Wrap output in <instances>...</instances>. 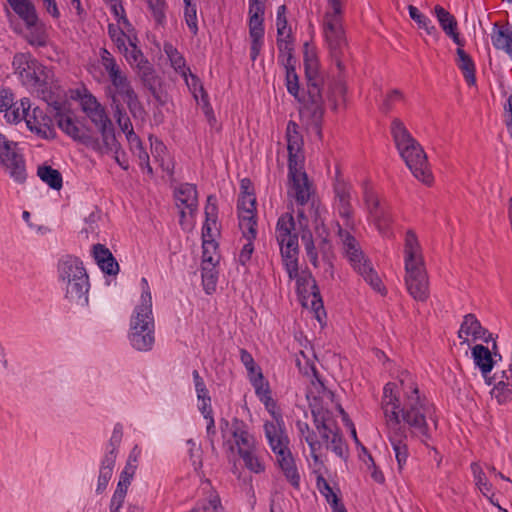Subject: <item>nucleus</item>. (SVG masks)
Returning a JSON list of instances; mask_svg holds the SVG:
<instances>
[{"instance_id": "nucleus-1", "label": "nucleus", "mask_w": 512, "mask_h": 512, "mask_svg": "<svg viewBox=\"0 0 512 512\" xmlns=\"http://www.w3.org/2000/svg\"><path fill=\"white\" fill-rule=\"evenodd\" d=\"M399 382L401 398L396 393V383L388 382L383 387L381 408L386 425L403 422L408 426L412 437L419 438L427 448L432 449L435 455L439 456L437 449L428 444L432 438L428 420H431L435 427L438 422L434 405L420 393L415 377L408 371L401 372Z\"/></svg>"}, {"instance_id": "nucleus-2", "label": "nucleus", "mask_w": 512, "mask_h": 512, "mask_svg": "<svg viewBox=\"0 0 512 512\" xmlns=\"http://www.w3.org/2000/svg\"><path fill=\"white\" fill-rule=\"evenodd\" d=\"M304 71L307 90L300 95L299 79L296 70L285 71L287 91L300 103L299 114L305 122L311 135L322 140V123L325 113L322 95L323 76L320 72L319 61L314 49H308L305 44Z\"/></svg>"}, {"instance_id": "nucleus-3", "label": "nucleus", "mask_w": 512, "mask_h": 512, "mask_svg": "<svg viewBox=\"0 0 512 512\" xmlns=\"http://www.w3.org/2000/svg\"><path fill=\"white\" fill-rule=\"evenodd\" d=\"M285 138L288 151V179L290 194L297 205L308 203L312 195V184L305 171L304 139L299 125L289 120L287 122Z\"/></svg>"}, {"instance_id": "nucleus-4", "label": "nucleus", "mask_w": 512, "mask_h": 512, "mask_svg": "<svg viewBox=\"0 0 512 512\" xmlns=\"http://www.w3.org/2000/svg\"><path fill=\"white\" fill-rule=\"evenodd\" d=\"M390 132L399 155L413 176L427 186H431L434 177L429 168L427 155L420 143L412 136L404 122L394 118Z\"/></svg>"}, {"instance_id": "nucleus-5", "label": "nucleus", "mask_w": 512, "mask_h": 512, "mask_svg": "<svg viewBox=\"0 0 512 512\" xmlns=\"http://www.w3.org/2000/svg\"><path fill=\"white\" fill-rule=\"evenodd\" d=\"M141 296L129 323L128 340L133 349L148 352L155 344V321L152 310V295L148 280L141 278Z\"/></svg>"}, {"instance_id": "nucleus-6", "label": "nucleus", "mask_w": 512, "mask_h": 512, "mask_svg": "<svg viewBox=\"0 0 512 512\" xmlns=\"http://www.w3.org/2000/svg\"><path fill=\"white\" fill-rule=\"evenodd\" d=\"M405 285L409 295L417 302L425 303L430 296L429 278L416 234L406 233L404 247Z\"/></svg>"}, {"instance_id": "nucleus-7", "label": "nucleus", "mask_w": 512, "mask_h": 512, "mask_svg": "<svg viewBox=\"0 0 512 512\" xmlns=\"http://www.w3.org/2000/svg\"><path fill=\"white\" fill-rule=\"evenodd\" d=\"M12 67L20 82L27 89L37 93L46 102L53 99V77L50 68L41 64L30 53H16Z\"/></svg>"}, {"instance_id": "nucleus-8", "label": "nucleus", "mask_w": 512, "mask_h": 512, "mask_svg": "<svg viewBox=\"0 0 512 512\" xmlns=\"http://www.w3.org/2000/svg\"><path fill=\"white\" fill-rule=\"evenodd\" d=\"M57 275L67 300L81 306L88 304L89 277L78 257L62 256L57 263Z\"/></svg>"}, {"instance_id": "nucleus-9", "label": "nucleus", "mask_w": 512, "mask_h": 512, "mask_svg": "<svg viewBox=\"0 0 512 512\" xmlns=\"http://www.w3.org/2000/svg\"><path fill=\"white\" fill-rule=\"evenodd\" d=\"M264 433L269 447L276 456V462L286 481L296 490L300 489L301 475L296 459L289 448L285 426L264 424Z\"/></svg>"}, {"instance_id": "nucleus-10", "label": "nucleus", "mask_w": 512, "mask_h": 512, "mask_svg": "<svg viewBox=\"0 0 512 512\" xmlns=\"http://www.w3.org/2000/svg\"><path fill=\"white\" fill-rule=\"evenodd\" d=\"M329 10L324 15V36L332 62L339 72L345 71L347 42L342 26L343 0H327Z\"/></svg>"}, {"instance_id": "nucleus-11", "label": "nucleus", "mask_w": 512, "mask_h": 512, "mask_svg": "<svg viewBox=\"0 0 512 512\" xmlns=\"http://www.w3.org/2000/svg\"><path fill=\"white\" fill-rule=\"evenodd\" d=\"M79 101L82 111L101 134L104 151L106 153L116 154L115 159L117 163L123 169H127L128 166L123 165L117 156L121 146L116 139L113 123L109 118L105 107L87 89L84 90L83 94L79 95Z\"/></svg>"}, {"instance_id": "nucleus-12", "label": "nucleus", "mask_w": 512, "mask_h": 512, "mask_svg": "<svg viewBox=\"0 0 512 512\" xmlns=\"http://www.w3.org/2000/svg\"><path fill=\"white\" fill-rule=\"evenodd\" d=\"M276 240L284 267L290 278L298 274V234L295 229V220L291 213L282 214L276 223Z\"/></svg>"}, {"instance_id": "nucleus-13", "label": "nucleus", "mask_w": 512, "mask_h": 512, "mask_svg": "<svg viewBox=\"0 0 512 512\" xmlns=\"http://www.w3.org/2000/svg\"><path fill=\"white\" fill-rule=\"evenodd\" d=\"M311 412L315 427L326 449L331 450L340 458H345L348 451L347 445L343 440L340 429L332 418V413L321 406H313Z\"/></svg>"}, {"instance_id": "nucleus-14", "label": "nucleus", "mask_w": 512, "mask_h": 512, "mask_svg": "<svg viewBox=\"0 0 512 512\" xmlns=\"http://www.w3.org/2000/svg\"><path fill=\"white\" fill-rule=\"evenodd\" d=\"M220 431L223 439V446L227 451L241 454L254 448L255 437L250 433L248 425L241 419L234 417L231 421L222 418L220 420Z\"/></svg>"}, {"instance_id": "nucleus-15", "label": "nucleus", "mask_w": 512, "mask_h": 512, "mask_svg": "<svg viewBox=\"0 0 512 512\" xmlns=\"http://www.w3.org/2000/svg\"><path fill=\"white\" fill-rule=\"evenodd\" d=\"M0 167L17 184L27 180L26 160L18 143L0 133Z\"/></svg>"}, {"instance_id": "nucleus-16", "label": "nucleus", "mask_w": 512, "mask_h": 512, "mask_svg": "<svg viewBox=\"0 0 512 512\" xmlns=\"http://www.w3.org/2000/svg\"><path fill=\"white\" fill-rule=\"evenodd\" d=\"M110 85L106 88V95L111 100V104L126 103L129 112L135 120L143 121L146 111L139 101L128 74L125 72L119 77L109 81Z\"/></svg>"}, {"instance_id": "nucleus-17", "label": "nucleus", "mask_w": 512, "mask_h": 512, "mask_svg": "<svg viewBox=\"0 0 512 512\" xmlns=\"http://www.w3.org/2000/svg\"><path fill=\"white\" fill-rule=\"evenodd\" d=\"M123 439V425L116 423L113 427L112 435L106 445L105 453L100 461L99 474L95 492L102 494L112 478L119 447Z\"/></svg>"}, {"instance_id": "nucleus-18", "label": "nucleus", "mask_w": 512, "mask_h": 512, "mask_svg": "<svg viewBox=\"0 0 512 512\" xmlns=\"http://www.w3.org/2000/svg\"><path fill=\"white\" fill-rule=\"evenodd\" d=\"M265 0H249L250 58L255 61L264 44Z\"/></svg>"}, {"instance_id": "nucleus-19", "label": "nucleus", "mask_w": 512, "mask_h": 512, "mask_svg": "<svg viewBox=\"0 0 512 512\" xmlns=\"http://www.w3.org/2000/svg\"><path fill=\"white\" fill-rule=\"evenodd\" d=\"M355 272L376 292L385 295L387 290L374 269L371 260L360 249L357 252H350L344 255Z\"/></svg>"}, {"instance_id": "nucleus-20", "label": "nucleus", "mask_w": 512, "mask_h": 512, "mask_svg": "<svg viewBox=\"0 0 512 512\" xmlns=\"http://www.w3.org/2000/svg\"><path fill=\"white\" fill-rule=\"evenodd\" d=\"M402 423L386 425L388 429L387 437L394 452L399 472H402L407 464L410 455L408 439L413 438L408 426ZM415 438L418 439L417 437Z\"/></svg>"}, {"instance_id": "nucleus-21", "label": "nucleus", "mask_w": 512, "mask_h": 512, "mask_svg": "<svg viewBox=\"0 0 512 512\" xmlns=\"http://www.w3.org/2000/svg\"><path fill=\"white\" fill-rule=\"evenodd\" d=\"M471 354L474 364L477 368H479L481 375L485 380V383L488 386L493 385V387H495V383L501 379V371L495 372L493 376H490V373L493 370L495 364L497 363V358L501 360L502 356L497 353H494V355H492L489 348L482 344L475 345L472 348Z\"/></svg>"}, {"instance_id": "nucleus-22", "label": "nucleus", "mask_w": 512, "mask_h": 512, "mask_svg": "<svg viewBox=\"0 0 512 512\" xmlns=\"http://www.w3.org/2000/svg\"><path fill=\"white\" fill-rule=\"evenodd\" d=\"M364 201L367 206L369 216L375 224L377 230L383 236L390 234V225L392 223V215L388 206L382 204L374 192L365 190Z\"/></svg>"}, {"instance_id": "nucleus-23", "label": "nucleus", "mask_w": 512, "mask_h": 512, "mask_svg": "<svg viewBox=\"0 0 512 512\" xmlns=\"http://www.w3.org/2000/svg\"><path fill=\"white\" fill-rule=\"evenodd\" d=\"M251 384L255 389L256 396L274 419V421H267L264 424H279L280 427L285 426L283 417L277 409V403L272 397L269 383L265 381L261 370H258L255 377H251Z\"/></svg>"}, {"instance_id": "nucleus-24", "label": "nucleus", "mask_w": 512, "mask_h": 512, "mask_svg": "<svg viewBox=\"0 0 512 512\" xmlns=\"http://www.w3.org/2000/svg\"><path fill=\"white\" fill-rule=\"evenodd\" d=\"M334 209L343 220V226L355 229V220L351 204V186L344 181H336L334 185Z\"/></svg>"}, {"instance_id": "nucleus-25", "label": "nucleus", "mask_w": 512, "mask_h": 512, "mask_svg": "<svg viewBox=\"0 0 512 512\" xmlns=\"http://www.w3.org/2000/svg\"><path fill=\"white\" fill-rule=\"evenodd\" d=\"M26 126L41 139H52L55 136L53 119L40 107L30 109L26 115Z\"/></svg>"}, {"instance_id": "nucleus-26", "label": "nucleus", "mask_w": 512, "mask_h": 512, "mask_svg": "<svg viewBox=\"0 0 512 512\" xmlns=\"http://www.w3.org/2000/svg\"><path fill=\"white\" fill-rule=\"evenodd\" d=\"M469 336L474 340H482L486 343L492 338V335L481 325L480 321L472 313L464 316L458 331V338L463 339V343L468 341Z\"/></svg>"}, {"instance_id": "nucleus-27", "label": "nucleus", "mask_w": 512, "mask_h": 512, "mask_svg": "<svg viewBox=\"0 0 512 512\" xmlns=\"http://www.w3.org/2000/svg\"><path fill=\"white\" fill-rule=\"evenodd\" d=\"M93 258L100 270L111 276L119 273V264L111 251L103 244L97 243L92 247Z\"/></svg>"}, {"instance_id": "nucleus-28", "label": "nucleus", "mask_w": 512, "mask_h": 512, "mask_svg": "<svg viewBox=\"0 0 512 512\" xmlns=\"http://www.w3.org/2000/svg\"><path fill=\"white\" fill-rule=\"evenodd\" d=\"M239 227L258 226L256 196H239L237 202Z\"/></svg>"}, {"instance_id": "nucleus-29", "label": "nucleus", "mask_w": 512, "mask_h": 512, "mask_svg": "<svg viewBox=\"0 0 512 512\" xmlns=\"http://www.w3.org/2000/svg\"><path fill=\"white\" fill-rule=\"evenodd\" d=\"M205 222L202 227V239L215 238L219 234L217 227L218 206L215 195H209L204 209Z\"/></svg>"}, {"instance_id": "nucleus-30", "label": "nucleus", "mask_w": 512, "mask_h": 512, "mask_svg": "<svg viewBox=\"0 0 512 512\" xmlns=\"http://www.w3.org/2000/svg\"><path fill=\"white\" fill-rule=\"evenodd\" d=\"M491 42L495 49L505 52L512 60V24H493Z\"/></svg>"}, {"instance_id": "nucleus-31", "label": "nucleus", "mask_w": 512, "mask_h": 512, "mask_svg": "<svg viewBox=\"0 0 512 512\" xmlns=\"http://www.w3.org/2000/svg\"><path fill=\"white\" fill-rule=\"evenodd\" d=\"M177 206H183L193 215L198 208V191L195 184L182 183L174 191Z\"/></svg>"}, {"instance_id": "nucleus-32", "label": "nucleus", "mask_w": 512, "mask_h": 512, "mask_svg": "<svg viewBox=\"0 0 512 512\" xmlns=\"http://www.w3.org/2000/svg\"><path fill=\"white\" fill-rule=\"evenodd\" d=\"M240 230L242 234L241 239L245 240V243L239 252L238 262L242 266H247L255 250L254 242L257 238L258 230L257 226L252 225L240 227Z\"/></svg>"}, {"instance_id": "nucleus-33", "label": "nucleus", "mask_w": 512, "mask_h": 512, "mask_svg": "<svg viewBox=\"0 0 512 512\" xmlns=\"http://www.w3.org/2000/svg\"><path fill=\"white\" fill-rule=\"evenodd\" d=\"M111 106L113 108L114 118L121 131L125 134L129 144L133 145L134 142H139V137L134 132L132 122L127 115L124 106L121 103L111 104Z\"/></svg>"}, {"instance_id": "nucleus-34", "label": "nucleus", "mask_w": 512, "mask_h": 512, "mask_svg": "<svg viewBox=\"0 0 512 512\" xmlns=\"http://www.w3.org/2000/svg\"><path fill=\"white\" fill-rule=\"evenodd\" d=\"M7 2L26 26H33L39 21L35 6L30 0H7Z\"/></svg>"}, {"instance_id": "nucleus-35", "label": "nucleus", "mask_w": 512, "mask_h": 512, "mask_svg": "<svg viewBox=\"0 0 512 512\" xmlns=\"http://www.w3.org/2000/svg\"><path fill=\"white\" fill-rule=\"evenodd\" d=\"M107 30L109 38L115 44L119 52H126L129 37L131 35H137L132 24L131 27L124 28V26L120 27L119 24L109 23Z\"/></svg>"}, {"instance_id": "nucleus-36", "label": "nucleus", "mask_w": 512, "mask_h": 512, "mask_svg": "<svg viewBox=\"0 0 512 512\" xmlns=\"http://www.w3.org/2000/svg\"><path fill=\"white\" fill-rule=\"evenodd\" d=\"M456 64L461 70L466 83L469 86L476 84V66L472 57L463 48H457Z\"/></svg>"}, {"instance_id": "nucleus-37", "label": "nucleus", "mask_w": 512, "mask_h": 512, "mask_svg": "<svg viewBox=\"0 0 512 512\" xmlns=\"http://www.w3.org/2000/svg\"><path fill=\"white\" fill-rule=\"evenodd\" d=\"M99 61L109 81L126 72L114 55L105 47L99 49Z\"/></svg>"}, {"instance_id": "nucleus-38", "label": "nucleus", "mask_w": 512, "mask_h": 512, "mask_svg": "<svg viewBox=\"0 0 512 512\" xmlns=\"http://www.w3.org/2000/svg\"><path fill=\"white\" fill-rule=\"evenodd\" d=\"M31 109V102L29 98H22L19 102L13 100L10 107L7 110H3L4 117L8 123L17 124L22 120L25 121L26 115Z\"/></svg>"}, {"instance_id": "nucleus-39", "label": "nucleus", "mask_w": 512, "mask_h": 512, "mask_svg": "<svg viewBox=\"0 0 512 512\" xmlns=\"http://www.w3.org/2000/svg\"><path fill=\"white\" fill-rule=\"evenodd\" d=\"M138 43L139 39L137 35H131L129 37V43L126 46V52H120L132 68H136L148 62Z\"/></svg>"}, {"instance_id": "nucleus-40", "label": "nucleus", "mask_w": 512, "mask_h": 512, "mask_svg": "<svg viewBox=\"0 0 512 512\" xmlns=\"http://www.w3.org/2000/svg\"><path fill=\"white\" fill-rule=\"evenodd\" d=\"M218 263L214 264H201V277L202 285L206 294L211 295L216 291L218 282L219 271L217 269Z\"/></svg>"}, {"instance_id": "nucleus-41", "label": "nucleus", "mask_w": 512, "mask_h": 512, "mask_svg": "<svg viewBox=\"0 0 512 512\" xmlns=\"http://www.w3.org/2000/svg\"><path fill=\"white\" fill-rule=\"evenodd\" d=\"M38 177L53 190H60L63 186L61 173L48 165H41L37 169Z\"/></svg>"}, {"instance_id": "nucleus-42", "label": "nucleus", "mask_w": 512, "mask_h": 512, "mask_svg": "<svg viewBox=\"0 0 512 512\" xmlns=\"http://www.w3.org/2000/svg\"><path fill=\"white\" fill-rule=\"evenodd\" d=\"M143 84L153 96L156 97V82L157 76L153 66L148 61L145 64H142L136 68H134Z\"/></svg>"}, {"instance_id": "nucleus-43", "label": "nucleus", "mask_w": 512, "mask_h": 512, "mask_svg": "<svg viewBox=\"0 0 512 512\" xmlns=\"http://www.w3.org/2000/svg\"><path fill=\"white\" fill-rule=\"evenodd\" d=\"M351 230L352 229L346 228L345 226L343 227V225L337 223V235L341 241L344 255L351 251L357 252L362 249L358 240L351 233Z\"/></svg>"}, {"instance_id": "nucleus-44", "label": "nucleus", "mask_w": 512, "mask_h": 512, "mask_svg": "<svg viewBox=\"0 0 512 512\" xmlns=\"http://www.w3.org/2000/svg\"><path fill=\"white\" fill-rule=\"evenodd\" d=\"M257 447L251 448L247 451H242L239 454L243 460L245 467L255 474L263 473L266 469L264 461L257 455Z\"/></svg>"}, {"instance_id": "nucleus-45", "label": "nucleus", "mask_w": 512, "mask_h": 512, "mask_svg": "<svg viewBox=\"0 0 512 512\" xmlns=\"http://www.w3.org/2000/svg\"><path fill=\"white\" fill-rule=\"evenodd\" d=\"M164 51L174 70L182 77H186V74L190 73V68L186 66V61L182 54L172 44H165Z\"/></svg>"}, {"instance_id": "nucleus-46", "label": "nucleus", "mask_w": 512, "mask_h": 512, "mask_svg": "<svg viewBox=\"0 0 512 512\" xmlns=\"http://www.w3.org/2000/svg\"><path fill=\"white\" fill-rule=\"evenodd\" d=\"M476 487L483 496H488L493 490L492 483L486 477L481 465L478 462H472L470 465Z\"/></svg>"}, {"instance_id": "nucleus-47", "label": "nucleus", "mask_w": 512, "mask_h": 512, "mask_svg": "<svg viewBox=\"0 0 512 512\" xmlns=\"http://www.w3.org/2000/svg\"><path fill=\"white\" fill-rule=\"evenodd\" d=\"M58 127L68 136L75 140H81L83 133L76 121L68 114L59 113L57 118Z\"/></svg>"}, {"instance_id": "nucleus-48", "label": "nucleus", "mask_w": 512, "mask_h": 512, "mask_svg": "<svg viewBox=\"0 0 512 512\" xmlns=\"http://www.w3.org/2000/svg\"><path fill=\"white\" fill-rule=\"evenodd\" d=\"M28 33L25 36L27 42L35 47H45L48 43V35L42 24L35 22L33 26H26Z\"/></svg>"}, {"instance_id": "nucleus-49", "label": "nucleus", "mask_w": 512, "mask_h": 512, "mask_svg": "<svg viewBox=\"0 0 512 512\" xmlns=\"http://www.w3.org/2000/svg\"><path fill=\"white\" fill-rule=\"evenodd\" d=\"M408 12L410 18L418 24L419 28L424 29L429 35H438L437 28L433 25L431 19L421 13L417 7L409 5Z\"/></svg>"}, {"instance_id": "nucleus-50", "label": "nucleus", "mask_w": 512, "mask_h": 512, "mask_svg": "<svg viewBox=\"0 0 512 512\" xmlns=\"http://www.w3.org/2000/svg\"><path fill=\"white\" fill-rule=\"evenodd\" d=\"M192 512H224L220 497L211 493L208 498L199 500L191 509Z\"/></svg>"}, {"instance_id": "nucleus-51", "label": "nucleus", "mask_w": 512, "mask_h": 512, "mask_svg": "<svg viewBox=\"0 0 512 512\" xmlns=\"http://www.w3.org/2000/svg\"><path fill=\"white\" fill-rule=\"evenodd\" d=\"M218 247L215 238L202 239V264L219 263Z\"/></svg>"}, {"instance_id": "nucleus-52", "label": "nucleus", "mask_w": 512, "mask_h": 512, "mask_svg": "<svg viewBox=\"0 0 512 512\" xmlns=\"http://www.w3.org/2000/svg\"><path fill=\"white\" fill-rule=\"evenodd\" d=\"M343 72H339L342 74ZM341 77V75H339ZM347 92V87L343 81V79L339 78L334 82V84L330 88L329 92V101L331 102L332 108L336 110L340 104L345 102V96Z\"/></svg>"}, {"instance_id": "nucleus-53", "label": "nucleus", "mask_w": 512, "mask_h": 512, "mask_svg": "<svg viewBox=\"0 0 512 512\" xmlns=\"http://www.w3.org/2000/svg\"><path fill=\"white\" fill-rule=\"evenodd\" d=\"M184 2V19L193 35L198 33L197 5L194 0H183Z\"/></svg>"}, {"instance_id": "nucleus-54", "label": "nucleus", "mask_w": 512, "mask_h": 512, "mask_svg": "<svg viewBox=\"0 0 512 512\" xmlns=\"http://www.w3.org/2000/svg\"><path fill=\"white\" fill-rule=\"evenodd\" d=\"M434 11L441 28L446 34L457 29V21L455 17L446 9L440 5H436Z\"/></svg>"}, {"instance_id": "nucleus-55", "label": "nucleus", "mask_w": 512, "mask_h": 512, "mask_svg": "<svg viewBox=\"0 0 512 512\" xmlns=\"http://www.w3.org/2000/svg\"><path fill=\"white\" fill-rule=\"evenodd\" d=\"M148 8L158 25H163L166 21V2L165 0H145Z\"/></svg>"}, {"instance_id": "nucleus-56", "label": "nucleus", "mask_w": 512, "mask_h": 512, "mask_svg": "<svg viewBox=\"0 0 512 512\" xmlns=\"http://www.w3.org/2000/svg\"><path fill=\"white\" fill-rule=\"evenodd\" d=\"M183 79L185 80L186 85L188 86L189 90L192 92L195 99H198V94H200L202 100L207 101L208 95H207L199 77H197L195 74H193L190 71V73H187L186 77H183Z\"/></svg>"}, {"instance_id": "nucleus-57", "label": "nucleus", "mask_w": 512, "mask_h": 512, "mask_svg": "<svg viewBox=\"0 0 512 512\" xmlns=\"http://www.w3.org/2000/svg\"><path fill=\"white\" fill-rule=\"evenodd\" d=\"M305 442L309 446L310 456L313 459L314 463L317 464L321 462L320 457L323 450V444L318 440V437L314 430L304 438Z\"/></svg>"}, {"instance_id": "nucleus-58", "label": "nucleus", "mask_w": 512, "mask_h": 512, "mask_svg": "<svg viewBox=\"0 0 512 512\" xmlns=\"http://www.w3.org/2000/svg\"><path fill=\"white\" fill-rule=\"evenodd\" d=\"M133 148L134 153L137 155L139 160V166L141 169H145L147 173L152 176L153 175V169L149 162V155L145 148L143 147L142 141L139 138V142H134L133 145H131Z\"/></svg>"}, {"instance_id": "nucleus-59", "label": "nucleus", "mask_w": 512, "mask_h": 512, "mask_svg": "<svg viewBox=\"0 0 512 512\" xmlns=\"http://www.w3.org/2000/svg\"><path fill=\"white\" fill-rule=\"evenodd\" d=\"M404 94L399 89H393L387 93L382 103L381 109L383 112H390L397 103L404 101Z\"/></svg>"}, {"instance_id": "nucleus-60", "label": "nucleus", "mask_w": 512, "mask_h": 512, "mask_svg": "<svg viewBox=\"0 0 512 512\" xmlns=\"http://www.w3.org/2000/svg\"><path fill=\"white\" fill-rule=\"evenodd\" d=\"M286 6L281 5L277 8L276 13V26H277V37L286 36L287 33L291 35V29L288 27V21L286 17Z\"/></svg>"}, {"instance_id": "nucleus-61", "label": "nucleus", "mask_w": 512, "mask_h": 512, "mask_svg": "<svg viewBox=\"0 0 512 512\" xmlns=\"http://www.w3.org/2000/svg\"><path fill=\"white\" fill-rule=\"evenodd\" d=\"M316 486L319 492L326 498L328 503L337 504V495L334 493L333 489L322 475L317 477Z\"/></svg>"}, {"instance_id": "nucleus-62", "label": "nucleus", "mask_w": 512, "mask_h": 512, "mask_svg": "<svg viewBox=\"0 0 512 512\" xmlns=\"http://www.w3.org/2000/svg\"><path fill=\"white\" fill-rule=\"evenodd\" d=\"M136 470H137V465H132V464L126 462L125 467L123 468V470L121 471V473L119 475L117 487L128 490V488L131 485V482L134 478Z\"/></svg>"}, {"instance_id": "nucleus-63", "label": "nucleus", "mask_w": 512, "mask_h": 512, "mask_svg": "<svg viewBox=\"0 0 512 512\" xmlns=\"http://www.w3.org/2000/svg\"><path fill=\"white\" fill-rule=\"evenodd\" d=\"M361 448L365 455L367 456V460H365V464L367 468L371 471V478L378 484H384L385 476L383 472L376 466L373 457L368 453L367 449L361 445Z\"/></svg>"}, {"instance_id": "nucleus-64", "label": "nucleus", "mask_w": 512, "mask_h": 512, "mask_svg": "<svg viewBox=\"0 0 512 512\" xmlns=\"http://www.w3.org/2000/svg\"><path fill=\"white\" fill-rule=\"evenodd\" d=\"M128 490L116 487L109 503V512H121Z\"/></svg>"}]
</instances>
